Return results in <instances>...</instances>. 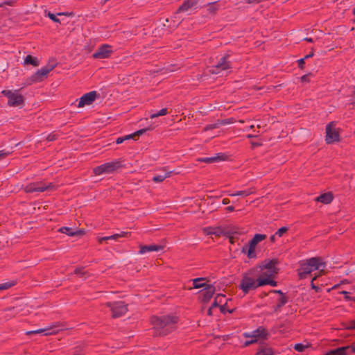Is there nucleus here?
Wrapping results in <instances>:
<instances>
[{"label": "nucleus", "instance_id": "1", "mask_svg": "<svg viewBox=\"0 0 355 355\" xmlns=\"http://www.w3.org/2000/svg\"><path fill=\"white\" fill-rule=\"evenodd\" d=\"M178 321L179 318L173 315H153L150 318V322L154 327V333L159 336H165L175 331Z\"/></svg>", "mask_w": 355, "mask_h": 355}, {"label": "nucleus", "instance_id": "2", "mask_svg": "<svg viewBox=\"0 0 355 355\" xmlns=\"http://www.w3.org/2000/svg\"><path fill=\"white\" fill-rule=\"evenodd\" d=\"M258 268L254 267L243 274L239 288L244 294L261 286V279L257 278Z\"/></svg>", "mask_w": 355, "mask_h": 355}, {"label": "nucleus", "instance_id": "3", "mask_svg": "<svg viewBox=\"0 0 355 355\" xmlns=\"http://www.w3.org/2000/svg\"><path fill=\"white\" fill-rule=\"evenodd\" d=\"M322 266H324L321 257H315L306 259L305 262L300 263L297 270L298 276L300 279L306 278L312 271L319 270Z\"/></svg>", "mask_w": 355, "mask_h": 355}, {"label": "nucleus", "instance_id": "4", "mask_svg": "<svg viewBox=\"0 0 355 355\" xmlns=\"http://www.w3.org/2000/svg\"><path fill=\"white\" fill-rule=\"evenodd\" d=\"M57 65V63L48 64L46 66L43 67L37 70L31 76L26 79L24 83V87L30 86L34 83H40L47 78L48 74Z\"/></svg>", "mask_w": 355, "mask_h": 355}, {"label": "nucleus", "instance_id": "5", "mask_svg": "<svg viewBox=\"0 0 355 355\" xmlns=\"http://www.w3.org/2000/svg\"><path fill=\"white\" fill-rule=\"evenodd\" d=\"M267 236L266 234H256L253 236V238L249 241L248 243L244 245L241 248V252L244 254H247V257L249 259H254L257 257V254L255 252V248L257 245L265 240Z\"/></svg>", "mask_w": 355, "mask_h": 355}, {"label": "nucleus", "instance_id": "6", "mask_svg": "<svg viewBox=\"0 0 355 355\" xmlns=\"http://www.w3.org/2000/svg\"><path fill=\"white\" fill-rule=\"evenodd\" d=\"M21 89L12 90H3L1 94L8 98V105L12 107H22L24 105V97L19 94Z\"/></svg>", "mask_w": 355, "mask_h": 355}, {"label": "nucleus", "instance_id": "7", "mask_svg": "<svg viewBox=\"0 0 355 355\" xmlns=\"http://www.w3.org/2000/svg\"><path fill=\"white\" fill-rule=\"evenodd\" d=\"M123 166L122 161L115 159L110 162H106L93 169V173L96 175H100L103 173H111Z\"/></svg>", "mask_w": 355, "mask_h": 355}, {"label": "nucleus", "instance_id": "8", "mask_svg": "<svg viewBox=\"0 0 355 355\" xmlns=\"http://www.w3.org/2000/svg\"><path fill=\"white\" fill-rule=\"evenodd\" d=\"M55 185L52 182L46 184L43 182H35L28 184L24 187V191L26 193L44 192L55 190Z\"/></svg>", "mask_w": 355, "mask_h": 355}, {"label": "nucleus", "instance_id": "9", "mask_svg": "<svg viewBox=\"0 0 355 355\" xmlns=\"http://www.w3.org/2000/svg\"><path fill=\"white\" fill-rule=\"evenodd\" d=\"M106 306L110 308L112 317L114 318L121 317L128 311V304L124 302H107Z\"/></svg>", "mask_w": 355, "mask_h": 355}, {"label": "nucleus", "instance_id": "10", "mask_svg": "<svg viewBox=\"0 0 355 355\" xmlns=\"http://www.w3.org/2000/svg\"><path fill=\"white\" fill-rule=\"evenodd\" d=\"M334 126L335 123L334 121L330 122L326 126L325 141L328 144L338 141L340 139L339 132Z\"/></svg>", "mask_w": 355, "mask_h": 355}, {"label": "nucleus", "instance_id": "11", "mask_svg": "<svg viewBox=\"0 0 355 355\" xmlns=\"http://www.w3.org/2000/svg\"><path fill=\"white\" fill-rule=\"evenodd\" d=\"M270 334L268 330L263 326L259 327L257 329L254 330L252 333H244L245 338H253L257 340L259 338L266 340L268 339Z\"/></svg>", "mask_w": 355, "mask_h": 355}, {"label": "nucleus", "instance_id": "12", "mask_svg": "<svg viewBox=\"0 0 355 355\" xmlns=\"http://www.w3.org/2000/svg\"><path fill=\"white\" fill-rule=\"evenodd\" d=\"M112 46L109 44H103L98 47L92 57L95 59L108 58L112 53Z\"/></svg>", "mask_w": 355, "mask_h": 355}, {"label": "nucleus", "instance_id": "13", "mask_svg": "<svg viewBox=\"0 0 355 355\" xmlns=\"http://www.w3.org/2000/svg\"><path fill=\"white\" fill-rule=\"evenodd\" d=\"M229 55L221 58L218 63L212 67L211 72L212 73H218L221 71L227 70L231 68V62L228 60Z\"/></svg>", "mask_w": 355, "mask_h": 355}, {"label": "nucleus", "instance_id": "14", "mask_svg": "<svg viewBox=\"0 0 355 355\" xmlns=\"http://www.w3.org/2000/svg\"><path fill=\"white\" fill-rule=\"evenodd\" d=\"M355 353V345L352 343L350 345L338 347L327 352L324 355H348Z\"/></svg>", "mask_w": 355, "mask_h": 355}, {"label": "nucleus", "instance_id": "15", "mask_svg": "<svg viewBox=\"0 0 355 355\" xmlns=\"http://www.w3.org/2000/svg\"><path fill=\"white\" fill-rule=\"evenodd\" d=\"M98 96L99 94L96 91H92L85 94L80 98L78 107H82L86 105L92 104Z\"/></svg>", "mask_w": 355, "mask_h": 355}, {"label": "nucleus", "instance_id": "16", "mask_svg": "<svg viewBox=\"0 0 355 355\" xmlns=\"http://www.w3.org/2000/svg\"><path fill=\"white\" fill-rule=\"evenodd\" d=\"M279 261L277 259H272L270 260H265L262 262V263L259 266L260 271L263 270H268L270 272L277 274L279 272V268L276 267V265L278 264Z\"/></svg>", "mask_w": 355, "mask_h": 355}, {"label": "nucleus", "instance_id": "17", "mask_svg": "<svg viewBox=\"0 0 355 355\" xmlns=\"http://www.w3.org/2000/svg\"><path fill=\"white\" fill-rule=\"evenodd\" d=\"M205 292H203L201 295V301L203 303H207L212 298L213 295L215 293L216 288L213 284H210L205 287L204 289Z\"/></svg>", "mask_w": 355, "mask_h": 355}, {"label": "nucleus", "instance_id": "18", "mask_svg": "<svg viewBox=\"0 0 355 355\" xmlns=\"http://www.w3.org/2000/svg\"><path fill=\"white\" fill-rule=\"evenodd\" d=\"M227 159V155L224 153H217L216 156L210 157L198 158L197 160L200 162L214 163L220 161H225Z\"/></svg>", "mask_w": 355, "mask_h": 355}, {"label": "nucleus", "instance_id": "19", "mask_svg": "<svg viewBox=\"0 0 355 355\" xmlns=\"http://www.w3.org/2000/svg\"><path fill=\"white\" fill-rule=\"evenodd\" d=\"M204 232L207 235H215L216 236L219 237L221 235L225 234V231L220 226L218 227H208L204 228Z\"/></svg>", "mask_w": 355, "mask_h": 355}, {"label": "nucleus", "instance_id": "20", "mask_svg": "<svg viewBox=\"0 0 355 355\" xmlns=\"http://www.w3.org/2000/svg\"><path fill=\"white\" fill-rule=\"evenodd\" d=\"M163 250V246L161 245L151 244L149 245H139V254H144L153 251H160Z\"/></svg>", "mask_w": 355, "mask_h": 355}, {"label": "nucleus", "instance_id": "21", "mask_svg": "<svg viewBox=\"0 0 355 355\" xmlns=\"http://www.w3.org/2000/svg\"><path fill=\"white\" fill-rule=\"evenodd\" d=\"M198 3V0H186L178 8L177 10L175 15L179 14L180 12H184L187 11L189 9L193 8Z\"/></svg>", "mask_w": 355, "mask_h": 355}, {"label": "nucleus", "instance_id": "22", "mask_svg": "<svg viewBox=\"0 0 355 355\" xmlns=\"http://www.w3.org/2000/svg\"><path fill=\"white\" fill-rule=\"evenodd\" d=\"M288 302V297L286 294L280 296L275 306H273V312L277 313L281 311L282 308Z\"/></svg>", "mask_w": 355, "mask_h": 355}, {"label": "nucleus", "instance_id": "23", "mask_svg": "<svg viewBox=\"0 0 355 355\" xmlns=\"http://www.w3.org/2000/svg\"><path fill=\"white\" fill-rule=\"evenodd\" d=\"M193 282V288H203L204 289L205 287L209 286V284L202 282L203 281L209 282V279L207 277H198L193 279H191ZM190 290L192 289V288H189Z\"/></svg>", "mask_w": 355, "mask_h": 355}, {"label": "nucleus", "instance_id": "24", "mask_svg": "<svg viewBox=\"0 0 355 355\" xmlns=\"http://www.w3.org/2000/svg\"><path fill=\"white\" fill-rule=\"evenodd\" d=\"M334 199L333 194L331 192L324 193L320 195L315 198L317 202H322L323 204H329Z\"/></svg>", "mask_w": 355, "mask_h": 355}, {"label": "nucleus", "instance_id": "25", "mask_svg": "<svg viewBox=\"0 0 355 355\" xmlns=\"http://www.w3.org/2000/svg\"><path fill=\"white\" fill-rule=\"evenodd\" d=\"M56 332L57 331H55V330H53L52 327H48V328H44V329H40L35 330V331H28L26 333V334L31 335V334L44 333L45 336H47V335L55 334Z\"/></svg>", "mask_w": 355, "mask_h": 355}, {"label": "nucleus", "instance_id": "26", "mask_svg": "<svg viewBox=\"0 0 355 355\" xmlns=\"http://www.w3.org/2000/svg\"><path fill=\"white\" fill-rule=\"evenodd\" d=\"M235 234L239 235V233L236 231L229 230L225 231L224 236L229 239L230 243L234 244L239 240V236H235Z\"/></svg>", "mask_w": 355, "mask_h": 355}, {"label": "nucleus", "instance_id": "27", "mask_svg": "<svg viewBox=\"0 0 355 355\" xmlns=\"http://www.w3.org/2000/svg\"><path fill=\"white\" fill-rule=\"evenodd\" d=\"M24 64H31L34 67H37L40 64V62L36 57H34L31 55H28L25 57Z\"/></svg>", "mask_w": 355, "mask_h": 355}, {"label": "nucleus", "instance_id": "28", "mask_svg": "<svg viewBox=\"0 0 355 355\" xmlns=\"http://www.w3.org/2000/svg\"><path fill=\"white\" fill-rule=\"evenodd\" d=\"M255 192V189L254 188H250L248 189H246V190H243V191H237L234 193H232L230 194V196H248L250 194H252Z\"/></svg>", "mask_w": 355, "mask_h": 355}, {"label": "nucleus", "instance_id": "29", "mask_svg": "<svg viewBox=\"0 0 355 355\" xmlns=\"http://www.w3.org/2000/svg\"><path fill=\"white\" fill-rule=\"evenodd\" d=\"M171 173H172L171 171H169V172H166L162 175H155L153 178V181L155 182H162L166 178L170 177Z\"/></svg>", "mask_w": 355, "mask_h": 355}, {"label": "nucleus", "instance_id": "30", "mask_svg": "<svg viewBox=\"0 0 355 355\" xmlns=\"http://www.w3.org/2000/svg\"><path fill=\"white\" fill-rule=\"evenodd\" d=\"M255 355H274V353L272 348L262 347L258 350Z\"/></svg>", "mask_w": 355, "mask_h": 355}, {"label": "nucleus", "instance_id": "31", "mask_svg": "<svg viewBox=\"0 0 355 355\" xmlns=\"http://www.w3.org/2000/svg\"><path fill=\"white\" fill-rule=\"evenodd\" d=\"M131 234L129 232H121L119 234H115L111 236H109L110 240H118L120 238H126L130 236Z\"/></svg>", "mask_w": 355, "mask_h": 355}, {"label": "nucleus", "instance_id": "32", "mask_svg": "<svg viewBox=\"0 0 355 355\" xmlns=\"http://www.w3.org/2000/svg\"><path fill=\"white\" fill-rule=\"evenodd\" d=\"M259 270H258L257 278H258V279H261V280L265 279H270L271 277H274L275 275H276L275 273L271 272L269 270L266 271V272H262L261 274H259Z\"/></svg>", "mask_w": 355, "mask_h": 355}, {"label": "nucleus", "instance_id": "33", "mask_svg": "<svg viewBox=\"0 0 355 355\" xmlns=\"http://www.w3.org/2000/svg\"><path fill=\"white\" fill-rule=\"evenodd\" d=\"M217 2L209 3L207 4V12L210 14H216L218 10L219 7L216 5Z\"/></svg>", "mask_w": 355, "mask_h": 355}, {"label": "nucleus", "instance_id": "34", "mask_svg": "<svg viewBox=\"0 0 355 355\" xmlns=\"http://www.w3.org/2000/svg\"><path fill=\"white\" fill-rule=\"evenodd\" d=\"M74 274L80 275V277H89V272L85 270L84 267H77L74 270Z\"/></svg>", "mask_w": 355, "mask_h": 355}, {"label": "nucleus", "instance_id": "35", "mask_svg": "<svg viewBox=\"0 0 355 355\" xmlns=\"http://www.w3.org/2000/svg\"><path fill=\"white\" fill-rule=\"evenodd\" d=\"M16 284L17 282L15 281H11L0 284V291L7 290L14 286Z\"/></svg>", "mask_w": 355, "mask_h": 355}, {"label": "nucleus", "instance_id": "36", "mask_svg": "<svg viewBox=\"0 0 355 355\" xmlns=\"http://www.w3.org/2000/svg\"><path fill=\"white\" fill-rule=\"evenodd\" d=\"M59 232L66 234L68 236H74V231L71 227H62L60 228Z\"/></svg>", "mask_w": 355, "mask_h": 355}, {"label": "nucleus", "instance_id": "37", "mask_svg": "<svg viewBox=\"0 0 355 355\" xmlns=\"http://www.w3.org/2000/svg\"><path fill=\"white\" fill-rule=\"evenodd\" d=\"M261 284V286H263L266 285L276 286L277 285V282L275 280L272 279V277L270 279H262Z\"/></svg>", "mask_w": 355, "mask_h": 355}, {"label": "nucleus", "instance_id": "38", "mask_svg": "<svg viewBox=\"0 0 355 355\" xmlns=\"http://www.w3.org/2000/svg\"><path fill=\"white\" fill-rule=\"evenodd\" d=\"M227 301H228V300H226V301L224 302V304L220 305V306H219L220 312L223 314H225L227 312H228L230 313H232L234 311V309H231V310L227 309Z\"/></svg>", "mask_w": 355, "mask_h": 355}, {"label": "nucleus", "instance_id": "39", "mask_svg": "<svg viewBox=\"0 0 355 355\" xmlns=\"http://www.w3.org/2000/svg\"><path fill=\"white\" fill-rule=\"evenodd\" d=\"M168 113V112L167 108H162L159 112L152 114L150 117V119H154L158 116L166 115Z\"/></svg>", "mask_w": 355, "mask_h": 355}, {"label": "nucleus", "instance_id": "40", "mask_svg": "<svg viewBox=\"0 0 355 355\" xmlns=\"http://www.w3.org/2000/svg\"><path fill=\"white\" fill-rule=\"evenodd\" d=\"M218 124L219 127L221 125H225L227 124L232 123L234 122V119L233 118H229L225 119H218Z\"/></svg>", "mask_w": 355, "mask_h": 355}, {"label": "nucleus", "instance_id": "41", "mask_svg": "<svg viewBox=\"0 0 355 355\" xmlns=\"http://www.w3.org/2000/svg\"><path fill=\"white\" fill-rule=\"evenodd\" d=\"M309 346L308 345H305L302 343H297L294 345V349L299 352H302L305 350V349H306Z\"/></svg>", "mask_w": 355, "mask_h": 355}, {"label": "nucleus", "instance_id": "42", "mask_svg": "<svg viewBox=\"0 0 355 355\" xmlns=\"http://www.w3.org/2000/svg\"><path fill=\"white\" fill-rule=\"evenodd\" d=\"M58 138V135L57 133H55V132H53L46 136V139L48 141H55Z\"/></svg>", "mask_w": 355, "mask_h": 355}, {"label": "nucleus", "instance_id": "43", "mask_svg": "<svg viewBox=\"0 0 355 355\" xmlns=\"http://www.w3.org/2000/svg\"><path fill=\"white\" fill-rule=\"evenodd\" d=\"M216 299H217V301L218 302L219 305L223 304L224 302L226 301L227 299H225V295L223 294H217L215 297Z\"/></svg>", "mask_w": 355, "mask_h": 355}, {"label": "nucleus", "instance_id": "44", "mask_svg": "<svg viewBox=\"0 0 355 355\" xmlns=\"http://www.w3.org/2000/svg\"><path fill=\"white\" fill-rule=\"evenodd\" d=\"M288 230V228L287 227H280L275 233V234H277V236H279V237L282 236L284 235V234H285L286 232H287Z\"/></svg>", "mask_w": 355, "mask_h": 355}, {"label": "nucleus", "instance_id": "45", "mask_svg": "<svg viewBox=\"0 0 355 355\" xmlns=\"http://www.w3.org/2000/svg\"><path fill=\"white\" fill-rule=\"evenodd\" d=\"M151 130H153L152 128L148 127V128H143V129L139 130L135 132L134 133H135V137H139V136L143 135L146 131Z\"/></svg>", "mask_w": 355, "mask_h": 355}, {"label": "nucleus", "instance_id": "46", "mask_svg": "<svg viewBox=\"0 0 355 355\" xmlns=\"http://www.w3.org/2000/svg\"><path fill=\"white\" fill-rule=\"evenodd\" d=\"M317 277H318V276H315V277L312 279V280H311V288H313V290H315V291L316 293H319V292H320V291H321V288H320V287H319V286H316V285H315V284L313 283V281H314L315 279H317Z\"/></svg>", "mask_w": 355, "mask_h": 355}, {"label": "nucleus", "instance_id": "47", "mask_svg": "<svg viewBox=\"0 0 355 355\" xmlns=\"http://www.w3.org/2000/svg\"><path fill=\"white\" fill-rule=\"evenodd\" d=\"M47 16L49 17V19H51L53 22H55V23H60V19L57 17V16L53 14V13H51V12H49L48 14H47Z\"/></svg>", "mask_w": 355, "mask_h": 355}, {"label": "nucleus", "instance_id": "48", "mask_svg": "<svg viewBox=\"0 0 355 355\" xmlns=\"http://www.w3.org/2000/svg\"><path fill=\"white\" fill-rule=\"evenodd\" d=\"M218 128H219V125L218 124V121H217L215 123L207 125L205 128V130H213V129Z\"/></svg>", "mask_w": 355, "mask_h": 355}, {"label": "nucleus", "instance_id": "49", "mask_svg": "<svg viewBox=\"0 0 355 355\" xmlns=\"http://www.w3.org/2000/svg\"><path fill=\"white\" fill-rule=\"evenodd\" d=\"M311 75H312L311 73H309L307 74L303 75L300 78L301 82H302V83H309L310 82L309 76H311Z\"/></svg>", "mask_w": 355, "mask_h": 355}, {"label": "nucleus", "instance_id": "50", "mask_svg": "<svg viewBox=\"0 0 355 355\" xmlns=\"http://www.w3.org/2000/svg\"><path fill=\"white\" fill-rule=\"evenodd\" d=\"M305 58H300L297 60V63H298V67L300 69H304V64H305Z\"/></svg>", "mask_w": 355, "mask_h": 355}, {"label": "nucleus", "instance_id": "51", "mask_svg": "<svg viewBox=\"0 0 355 355\" xmlns=\"http://www.w3.org/2000/svg\"><path fill=\"white\" fill-rule=\"evenodd\" d=\"M9 154H10V153L8 151H6L4 150H0V159L5 158Z\"/></svg>", "mask_w": 355, "mask_h": 355}, {"label": "nucleus", "instance_id": "52", "mask_svg": "<svg viewBox=\"0 0 355 355\" xmlns=\"http://www.w3.org/2000/svg\"><path fill=\"white\" fill-rule=\"evenodd\" d=\"M263 0H245V2L248 4H257L262 1Z\"/></svg>", "mask_w": 355, "mask_h": 355}, {"label": "nucleus", "instance_id": "53", "mask_svg": "<svg viewBox=\"0 0 355 355\" xmlns=\"http://www.w3.org/2000/svg\"><path fill=\"white\" fill-rule=\"evenodd\" d=\"M85 234V230L83 229H78L74 231V236H82Z\"/></svg>", "mask_w": 355, "mask_h": 355}, {"label": "nucleus", "instance_id": "54", "mask_svg": "<svg viewBox=\"0 0 355 355\" xmlns=\"http://www.w3.org/2000/svg\"><path fill=\"white\" fill-rule=\"evenodd\" d=\"M257 343V340L256 339H252V340H246L244 344H243V346L244 347H248L252 344H254Z\"/></svg>", "mask_w": 355, "mask_h": 355}, {"label": "nucleus", "instance_id": "55", "mask_svg": "<svg viewBox=\"0 0 355 355\" xmlns=\"http://www.w3.org/2000/svg\"><path fill=\"white\" fill-rule=\"evenodd\" d=\"M269 293H275L279 295V296L284 295L285 293H283L281 290H270Z\"/></svg>", "mask_w": 355, "mask_h": 355}, {"label": "nucleus", "instance_id": "56", "mask_svg": "<svg viewBox=\"0 0 355 355\" xmlns=\"http://www.w3.org/2000/svg\"><path fill=\"white\" fill-rule=\"evenodd\" d=\"M124 139H125V141L130 139H134V140L137 139L135 137V133L124 136Z\"/></svg>", "mask_w": 355, "mask_h": 355}, {"label": "nucleus", "instance_id": "57", "mask_svg": "<svg viewBox=\"0 0 355 355\" xmlns=\"http://www.w3.org/2000/svg\"><path fill=\"white\" fill-rule=\"evenodd\" d=\"M110 240L109 236H103V237H98V242L99 243H102L103 241Z\"/></svg>", "mask_w": 355, "mask_h": 355}, {"label": "nucleus", "instance_id": "58", "mask_svg": "<svg viewBox=\"0 0 355 355\" xmlns=\"http://www.w3.org/2000/svg\"><path fill=\"white\" fill-rule=\"evenodd\" d=\"M313 55H314L313 48H312L311 51L309 54L305 55L303 58H305V60H307L310 58H312Z\"/></svg>", "mask_w": 355, "mask_h": 355}, {"label": "nucleus", "instance_id": "59", "mask_svg": "<svg viewBox=\"0 0 355 355\" xmlns=\"http://www.w3.org/2000/svg\"><path fill=\"white\" fill-rule=\"evenodd\" d=\"M57 15H58V16H61V15L73 16V12H59V13L57 14Z\"/></svg>", "mask_w": 355, "mask_h": 355}, {"label": "nucleus", "instance_id": "60", "mask_svg": "<svg viewBox=\"0 0 355 355\" xmlns=\"http://www.w3.org/2000/svg\"><path fill=\"white\" fill-rule=\"evenodd\" d=\"M220 305L218 304V302L217 301V299H214V301L213 302L211 306L210 307H212V309L215 308V307H219Z\"/></svg>", "mask_w": 355, "mask_h": 355}, {"label": "nucleus", "instance_id": "61", "mask_svg": "<svg viewBox=\"0 0 355 355\" xmlns=\"http://www.w3.org/2000/svg\"><path fill=\"white\" fill-rule=\"evenodd\" d=\"M73 355H84L80 349L76 348L73 352Z\"/></svg>", "mask_w": 355, "mask_h": 355}, {"label": "nucleus", "instance_id": "62", "mask_svg": "<svg viewBox=\"0 0 355 355\" xmlns=\"http://www.w3.org/2000/svg\"><path fill=\"white\" fill-rule=\"evenodd\" d=\"M124 141H125L124 137H119L116 139V143L117 144H122Z\"/></svg>", "mask_w": 355, "mask_h": 355}, {"label": "nucleus", "instance_id": "63", "mask_svg": "<svg viewBox=\"0 0 355 355\" xmlns=\"http://www.w3.org/2000/svg\"><path fill=\"white\" fill-rule=\"evenodd\" d=\"M230 202V200L228 198H223L222 200V203L223 205H227Z\"/></svg>", "mask_w": 355, "mask_h": 355}, {"label": "nucleus", "instance_id": "64", "mask_svg": "<svg viewBox=\"0 0 355 355\" xmlns=\"http://www.w3.org/2000/svg\"><path fill=\"white\" fill-rule=\"evenodd\" d=\"M225 210L227 211H233L234 210V207L233 206H228L225 208Z\"/></svg>", "mask_w": 355, "mask_h": 355}]
</instances>
